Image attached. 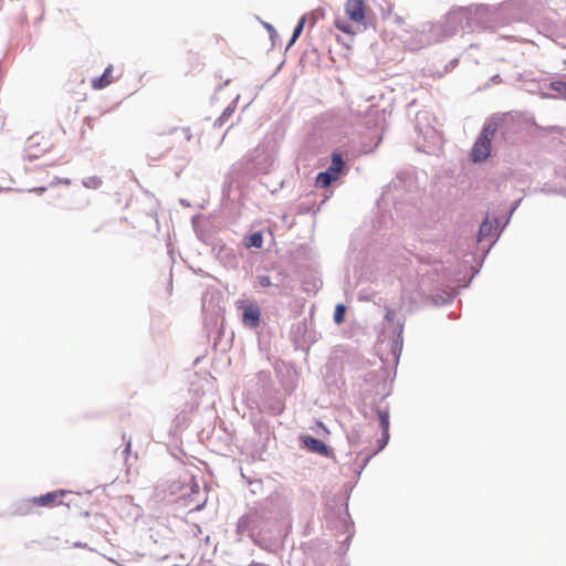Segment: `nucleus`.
<instances>
[{"instance_id":"16","label":"nucleus","mask_w":566,"mask_h":566,"mask_svg":"<svg viewBox=\"0 0 566 566\" xmlns=\"http://www.w3.org/2000/svg\"><path fill=\"white\" fill-rule=\"evenodd\" d=\"M232 112H233V111H232L230 107H228V108L223 112L222 116H221L219 119H220V120H222V119L227 118L228 116H230V115L232 114Z\"/></svg>"},{"instance_id":"10","label":"nucleus","mask_w":566,"mask_h":566,"mask_svg":"<svg viewBox=\"0 0 566 566\" xmlns=\"http://www.w3.org/2000/svg\"><path fill=\"white\" fill-rule=\"evenodd\" d=\"M492 230H493L492 224L488 221H484L480 227L479 234H478V241L481 242L484 238H486L489 235L493 237L491 234Z\"/></svg>"},{"instance_id":"6","label":"nucleus","mask_w":566,"mask_h":566,"mask_svg":"<svg viewBox=\"0 0 566 566\" xmlns=\"http://www.w3.org/2000/svg\"><path fill=\"white\" fill-rule=\"evenodd\" d=\"M64 494L65 493L63 491H54L46 493L38 497V505L52 507L57 504H62Z\"/></svg>"},{"instance_id":"1","label":"nucleus","mask_w":566,"mask_h":566,"mask_svg":"<svg viewBox=\"0 0 566 566\" xmlns=\"http://www.w3.org/2000/svg\"><path fill=\"white\" fill-rule=\"evenodd\" d=\"M366 0H347L345 2V18L336 17L334 25L343 33L355 35L366 29L367 17Z\"/></svg>"},{"instance_id":"2","label":"nucleus","mask_w":566,"mask_h":566,"mask_svg":"<svg viewBox=\"0 0 566 566\" xmlns=\"http://www.w3.org/2000/svg\"><path fill=\"white\" fill-rule=\"evenodd\" d=\"M496 128L493 125L485 126L478 139L475 140L472 149H471V159L474 163H480L485 160L490 154L492 148V139L495 135Z\"/></svg>"},{"instance_id":"9","label":"nucleus","mask_w":566,"mask_h":566,"mask_svg":"<svg viewBox=\"0 0 566 566\" xmlns=\"http://www.w3.org/2000/svg\"><path fill=\"white\" fill-rule=\"evenodd\" d=\"M378 417H379V420H380V426L382 428V436L387 440L389 438V433H388V430H389V415H388L387 411L379 410L378 411Z\"/></svg>"},{"instance_id":"15","label":"nucleus","mask_w":566,"mask_h":566,"mask_svg":"<svg viewBox=\"0 0 566 566\" xmlns=\"http://www.w3.org/2000/svg\"><path fill=\"white\" fill-rule=\"evenodd\" d=\"M395 316H396V313L394 310H391V308L386 310L385 318L387 322L392 323L395 319Z\"/></svg>"},{"instance_id":"5","label":"nucleus","mask_w":566,"mask_h":566,"mask_svg":"<svg viewBox=\"0 0 566 566\" xmlns=\"http://www.w3.org/2000/svg\"><path fill=\"white\" fill-rule=\"evenodd\" d=\"M113 65H108L101 76L94 77L92 80L91 86L94 90H103L113 82H115L116 77L113 75Z\"/></svg>"},{"instance_id":"13","label":"nucleus","mask_w":566,"mask_h":566,"mask_svg":"<svg viewBox=\"0 0 566 566\" xmlns=\"http://www.w3.org/2000/svg\"><path fill=\"white\" fill-rule=\"evenodd\" d=\"M305 24V18H302L293 31L291 43H293L302 33Z\"/></svg>"},{"instance_id":"4","label":"nucleus","mask_w":566,"mask_h":566,"mask_svg":"<svg viewBox=\"0 0 566 566\" xmlns=\"http://www.w3.org/2000/svg\"><path fill=\"white\" fill-rule=\"evenodd\" d=\"M238 307L243 311L242 323L245 326H249L251 328H255L259 326L261 313L260 307L256 303H247L245 301H240L238 303Z\"/></svg>"},{"instance_id":"14","label":"nucleus","mask_w":566,"mask_h":566,"mask_svg":"<svg viewBox=\"0 0 566 566\" xmlns=\"http://www.w3.org/2000/svg\"><path fill=\"white\" fill-rule=\"evenodd\" d=\"M258 281H259V284L262 286V287H268L271 285V279L270 276L268 275H261L258 277Z\"/></svg>"},{"instance_id":"11","label":"nucleus","mask_w":566,"mask_h":566,"mask_svg":"<svg viewBox=\"0 0 566 566\" xmlns=\"http://www.w3.org/2000/svg\"><path fill=\"white\" fill-rule=\"evenodd\" d=\"M345 312H346L345 305L338 304L336 306L335 312H334V321H335V323H337V324L343 323Z\"/></svg>"},{"instance_id":"7","label":"nucleus","mask_w":566,"mask_h":566,"mask_svg":"<svg viewBox=\"0 0 566 566\" xmlns=\"http://www.w3.org/2000/svg\"><path fill=\"white\" fill-rule=\"evenodd\" d=\"M303 442H304V446L312 452H315L317 454H321V455H327L328 454V448L327 446L322 442L321 440L314 438V437H311V436H305L303 438Z\"/></svg>"},{"instance_id":"12","label":"nucleus","mask_w":566,"mask_h":566,"mask_svg":"<svg viewBox=\"0 0 566 566\" xmlns=\"http://www.w3.org/2000/svg\"><path fill=\"white\" fill-rule=\"evenodd\" d=\"M552 88L557 92L562 97L566 98V82H553Z\"/></svg>"},{"instance_id":"3","label":"nucleus","mask_w":566,"mask_h":566,"mask_svg":"<svg viewBox=\"0 0 566 566\" xmlns=\"http://www.w3.org/2000/svg\"><path fill=\"white\" fill-rule=\"evenodd\" d=\"M345 167L343 157L338 153H333L332 163L326 171L319 172L316 177V185L325 188L339 178Z\"/></svg>"},{"instance_id":"8","label":"nucleus","mask_w":566,"mask_h":566,"mask_svg":"<svg viewBox=\"0 0 566 566\" xmlns=\"http://www.w3.org/2000/svg\"><path fill=\"white\" fill-rule=\"evenodd\" d=\"M247 248H261L263 244V235L260 231L254 232L245 238L244 242Z\"/></svg>"}]
</instances>
